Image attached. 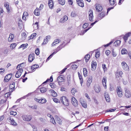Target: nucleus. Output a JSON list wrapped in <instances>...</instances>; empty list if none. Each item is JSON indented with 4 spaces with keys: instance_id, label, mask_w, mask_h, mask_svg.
I'll list each match as a JSON object with an SVG mask.
<instances>
[{
    "instance_id": "7ed1b4c3",
    "label": "nucleus",
    "mask_w": 131,
    "mask_h": 131,
    "mask_svg": "<svg viewBox=\"0 0 131 131\" xmlns=\"http://www.w3.org/2000/svg\"><path fill=\"white\" fill-rule=\"evenodd\" d=\"M65 42L64 41L63 43L60 45L55 50V51L53 53V54H54L57 53L61 49L63 48L66 46V44L64 43Z\"/></svg>"
},
{
    "instance_id": "f8f14e48",
    "label": "nucleus",
    "mask_w": 131,
    "mask_h": 131,
    "mask_svg": "<svg viewBox=\"0 0 131 131\" xmlns=\"http://www.w3.org/2000/svg\"><path fill=\"white\" fill-rule=\"evenodd\" d=\"M71 102L72 104L75 107H76L78 105V102L75 98L73 97L71 98Z\"/></svg>"
},
{
    "instance_id": "37998d69",
    "label": "nucleus",
    "mask_w": 131,
    "mask_h": 131,
    "mask_svg": "<svg viewBox=\"0 0 131 131\" xmlns=\"http://www.w3.org/2000/svg\"><path fill=\"white\" fill-rule=\"evenodd\" d=\"M50 121L51 123L54 124H56V123L55 121V120L53 117H52L50 118Z\"/></svg>"
},
{
    "instance_id": "13d9d810",
    "label": "nucleus",
    "mask_w": 131,
    "mask_h": 131,
    "mask_svg": "<svg viewBox=\"0 0 131 131\" xmlns=\"http://www.w3.org/2000/svg\"><path fill=\"white\" fill-rule=\"evenodd\" d=\"M102 67L104 71L106 70L107 68L106 67V66L105 64H103L102 65Z\"/></svg>"
},
{
    "instance_id": "4be33fe9",
    "label": "nucleus",
    "mask_w": 131,
    "mask_h": 131,
    "mask_svg": "<svg viewBox=\"0 0 131 131\" xmlns=\"http://www.w3.org/2000/svg\"><path fill=\"white\" fill-rule=\"evenodd\" d=\"M131 34V32H128L123 37V39L125 42H126L128 38L130 36V35Z\"/></svg>"
},
{
    "instance_id": "680f3d73",
    "label": "nucleus",
    "mask_w": 131,
    "mask_h": 131,
    "mask_svg": "<svg viewBox=\"0 0 131 131\" xmlns=\"http://www.w3.org/2000/svg\"><path fill=\"white\" fill-rule=\"evenodd\" d=\"M89 25V24L87 23H86L85 24H84L82 26V27L83 28H85L86 27H87Z\"/></svg>"
},
{
    "instance_id": "39448f33",
    "label": "nucleus",
    "mask_w": 131,
    "mask_h": 131,
    "mask_svg": "<svg viewBox=\"0 0 131 131\" xmlns=\"http://www.w3.org/2000/svg\"><path fill=\"white\" fill-rule=\"evenodd\" d=\"M65 42L64 41L63 43L60 45L55 50V51L53 53V54H54L57 53L61 49L63 48L66 46V44L64 43Z\"/></svg>"
},
{
    "instance_id": "de8ad7c7",
    "label": "nucleus",
    "mask_w": 131,
    "mask_h": 131,
    "mask_svg": "<svg viewBox=\"0 0 131 131\" xmlns=\"http://www.w3.org/2000/svg\"><path fill=\"white\" fill-rule=\"evenodd\" d=\"M100 54L99 52L97 51L95 52V57L96 58H98L100 56Z\"/></svg>"
},
{
    "instance_id": "864d4df0",
    "label": "nucleus",
    "mask_w": 131,
    "mask_h": 131,
    "mask_svg": "<svg viewBox=\"0 0 131 131\" xmlns=\"http://www.w3.org/2000/svg\"><path fill=\"white\" fill-rule=\"evenodd\" d=\"M21 35L22 38L23 39L25 38L26 37V34L25 32H23L22 33Z\"/></svg>"
},
{
    "instance_id": "79ce46f5",
    "label": "nucleus",
    "mask_w": 131,
    "mask_h": 131,
    "mask_svg": "<svg viewBox=\"0 0 131 131\" xmlns=\"http://www.w3.org/2000/svg\"><path fill=\"white\" fill-rule=\"evenodd\" d=\"M81 104L82 106L85 108H86L87 107V105L85 102H81Z\"/></svg>"
},
{
    "instance_id": "f03ea898",
    "label": "nucleus",
    "mask_w": 131,
    "mask_h": 131,
    "mask_svg": "<svg viewBox=\"0 0 131 131\" xmlns=\"http://www.w3.org/2000/svg\"><path fill=\"white\" fill-rule=\"evenodd\" d=\"M92 77H89L86 84V88L87 89H89L90 88L91 84L92 81Z\"/></svg>"
},
{
    "instance_id": "c85d7f7f",
    "label": "nucleus",
    "mask_w": 131,
    "mask_h": 131,
    "mask_svg": "<svg viewBox=\"0 0 131 131\" xmlns=\"http://www.w3.org/2000/svg\"><path fill=\"white\" fill-rule=\"evenodd\" d=\"M39 67V66L37 64H34L31 67V70L33 71L36 69L38 68Z\"/></svg>"
},
{
    "instance_id": "a18cd8bd",
    "label": "nucleus",
    "mask_w": 131,
    "mask_h": 131,
    "mask_svg": "<svg viewBox=\"0 0 131 131\" xmlns=\"http://www.w3.org/2000/svg\"><path fill=\"white\" fill-rule=\"evenodd\" d=\"M36 35V34L35 33H34L32 34L29 37L30 39H32L34 37H35Z\"/></svg>"
},
{
    "instance_id": "1a4fd4ad",
    "label": "nucleus",
    "mask_w": 131,
    "mask_h": 131,
    "mask_svg": "<svg viewBox=\"0 0 131 131\" xmlns=\"http://www.w3.org/2000/svg\"><path fill=\"white\" fill-rule=\"evenodd\" d=\"M35 54L34 53H31L29 55L28 60L29 62H31L32 61L35 59Z\"/></svg>"
},
{
    "instance_id": "a211bd4d",
    "label": "nucleus",
    "mask_w": 131,
    "mask_h": 131,
    "mask_svg": "<svg viewBox=\"0 0 131 131\" xmlns=\"http://www.w3.org/2000/svg\"><path fill=\"white\" fill-rule=\"evenodd\" d=\"M97 64L96 62H92L91 63V68L92 71H94L96 67Z\"/></svg>"
},
{
    "instance_id": "bf43d9fd",
    "label": "nucleus",
    "mask_w": 131,
    "mask_h": 131,
    "mask_svg": "<svg viewBox=\"0 0 131 131\" xmlns=\"http://www.w3.org/2000/svg\"><path fill=\"white\" fill-rule=\"evenodd\" d=\"M10 115H13L14 116L16 115L17 114V112H14L13 111H11L10 113Z\"/></svg>"
},
{
    "instance_id": "9d476101",
    "label": "nucleus",
    "mask_w": 131,
    "mask_h": 131,
    "mask_svg": "<svg viewBox=\"0 0 131 131\" xmlns=\"http://www.w3.org/2000/svg\"><path fill=\"white\" fill-rule=\"evenodd\" d=\"M89 18V20L92 21H93V12L92 10H90L88 12Z\"/></svg>"
},
{
    "instance_id": "5fc2aeb1",
    "label": "nucleus",
    "mask_w": 131,
    "mask_h": 131,
    "mask_svg": "<svg viewBox=\"0 0 131 131\" xmlns=\"http://www.w3.org/2000/svg\"><path fill=\"white\" fill-rule=\"evenodd\" d=\"M11 95V93L10 92H8L5 93V97L7 98L9 97Z\"/></svg>"
},
{
    "instance_id": "5701e85b",
    "label": "nucleus",
    "mask_w": 131,
    "mask_h": 131,
    "mask_svg": "<svg viewBox=\"0 0 131 131\" xmlns=\"http://www.w3.org/2000/svg\"><path fill=\"white\" fill-rule=\"evenodd\" d=\"M49 92L52 93L51 95L54 97H56L57 95V93L53 90H51Z\"/></svg>"
},
{
    "instance_id": "2f4dec72",
    "label": "nucleus",
    "mask_w": 131,
    "mask_h": 131,
    "mask_svg": "<svg viewBox=\"0 0 131 131\" xmlns=\"http://www.w3.org/2000/svg\"><path fill=\"white\" fill-rule=\"evenodd\" d=\"M53 81V78L52 77V76L50 77V79H48L47 80L44 82L43 84L46 83L48 82H51Z\"/></svg>"
},
{
    "instance_id": "4c0bfd02",
    "label": "nucleus",
    "mask_w": 131,
    "mask_h": 131,
    "mask_svg": "<svg viewBox=\"0 0 131 131\" xmlns=\"http://www.w3.org/2000/svg\"><path fill=\"white\" fill-rule=\"evenodd\" d=\"M90 57L89 54H87L86 55L85 57V61L86 62H87L89 60Z\"/></svg>"
},
{
    "instance_id": "473e14b6",
    "label": "nucleus",
    "mask_w": 131,
    "mask_h": 131,
    "mask_svg": "<svg viewBox=\"0 0 131 131\" xmlns=\"http://www.w3.org/2000/svg\"><path fill=\"white\" fill-rule=\"evenodd\" d=\"M4 6L6 7L7 10V12L8 13H10V10L9 8V5L8 4L6 3L4 4Z\"/></svg>"
},
{
    "instance_id": "a19ab883",
    "label": "nucleus",
    "mask_w": 131,
    "mask_h": 131,
    "mask_svg": "<svg viewBox=\"0 0 131 131\" xmlns=\"http://www.w3.org/2000/svg\"><path fill=\"white\" fill-rule=\"evenodd\" d=\"M127 52V50L125 48H124L121 50L122 54H126Z\"/></svg>"
},
{
    "instance_id": "cd10ccee",
    "label": "nucleus",
    "mask_w": 131,
    "mask_h": 131,
    "mask_svg": "<svg viewBox=\"0 0 131 131\" xmlns=\"http://www.w3.org/2000/svg\"><path fill=\"white\" fill-rule=\"evenodd\" d=\"M34 13L35 15L36 16H39L40 15V12L38 8L36 9L34 12Z\"/></svg>"
},
{
    "instance_id": "72a5a7b5",
    "label": "nucleus",
    "mask_w": 131,
    "mask_h": 131,
    "mask_svg": "<svg viewBox=\"0 0 131 131\" xmlns=\"http://www.w3.org/2000/svg\"><path fill=\"white\" fill-rule=\"evenodd\" d=\"M84 76L85 77L87 75L88 72L86 68H84L83 70Z\"/></svg>"
},
{
    "instance_id": "6ab92c4d",
    "label": "nucleus",
    "mask_w": 131,
    "mask_h": 131,
    "mask_svg": "<svg viewBox=\"0 0 131 131\" xmlns=\"http://www.w3.org/2000/svg\"><path fill=\"white\" fill-rule=\"evenodd\" d=\"M68 17L67 16H64V17L61 18L60 20V22L61 23H63L68 19Z\"/></svg>"
},
{
    "instance_id": "e2e57ef3",
    "label": "nucleus",
    "mask_w": 131,
    "mask_h": 131,
    "mask_svg": "<svg viewBox=\"0 0 131 131\" xmlns=\"http://www.w3.org/2000/svg\"><path fill=\"white\" fill-rule=\"evenodd\" d=\"M117 92H120V91H122V89L120 86H118L116 89Z\"/></svg>"
},
{
    "instance_id": "58836bf2",
    "label": "nucleus",
    "mask_w": 131,
    "mask_h": 131,
    "mask_svg": "<svg viewBox=\"0 0 131 131\" xmlns=\"http://www.w3.org/2000/svg\"><path fill=\"white\" fill-rule=\"evenodd\" d=\"M60 4L62 5H64L65 4V0H58Z\"/></svg>"
},
{
    "instance_id": "2eb2a0df",
    "label": "nucleus",
    "mask_w": 131,
    "mask_h": 131,
    "mask_svg": "<svg viewBox=\"0 0 131 131\" xmlns=\"http://www.w3.org/2000/svg\"><path fill=\"white\" fill-rule=\"evenodd\" d=\"M104 96L106 101L107 102H109L110 101V100L108 93L107 92H105L104 94Z\"/></svg>"
},
{
    "instance_id": "6e6552de",
    "label": "nucleus",
    "mask_w": 131,
    "mask_h": 131,
    "mask_svg": "<svg viewBox=\"0 0 131 131\" xmlns=\"http://www.w3.org/2000/svg\"><path fill=\"white\" fill-rule=\"evenodd\" d=\"M12 74L10 73L7 75L4 78V82H8L11 79Z\"/></svg>"
},
{
    "instance_id": "09e8293b",
    "label": "nucleus",
    "mask_w": 131,
    "mask_h": 131,
    "mask_svg": "<svg viewBox=\"0 0 131 131\" xmlns=\"http://www.w3.org/2000/svg\"><path fill=\"white\" fill-rule=\"evenodd\" d=\"M77 15L75 13V12H72L71 14V16L72 17H76Z\"/></svg>"
},
{
    "instance_id": "393cba45",
    "label": "nucleus",
    "mask_w": 131,
    "mask_h": 131,
    "mask_svg": "<svg viewBox=\"0 0 131 131\" xmlns=\"http://www.w3.org/2000/svg\"><path fill=\"white\" fill-rule=\"evenodd\" d=\"M55 118L56 119V121L58 122V123L59 124H61V121L59 118L56 115L55 116Z\"/></svg>"
},
{
    "instance_id": "7c9ffc66",
    "label": "nucleus",
    "mask_w": 131,
    "mask_h": 131,
    "mask_svg": "<svg viewBox=\"0 0 131 131\" xmlns=\"http://www.w3.org/2000/svg\"><path fill=\"white\" fill-rule=\"evenodd\" d=\"M53 81V78L52 77V76L50 77V79H48L47 80L44 82L43 84L46 83L48 82H51Z\"/></svg>"
},
{
    "instance_id": "6e6d98bb",
    "label": "nucleus",
    "mask_w": 131,
    "mask_h": 131,
    "mask_svg": "<svg viewBox=\"0 0 131 131\" xmlns=\"http://www.w3.org/2000/svg\"><path fill=\"white\" fill-rule=\"evenodd\" d=\"M117 93L118 96L120 97H122L123 95L122 91H120V92H119L118 91V92H117Z\"/></svg>"
},
{
    "instance_id": "49530a36",
    "label": "nucleus",
    "mask_w": 131,
    "mask_h": 131,
    "mask_svg": "<svg viewBox=\"0 0 131 131\" xmlns=\"http://www.w3.org/2000/svg\"><path fill=\"white\" fill-rule=\"evenodd\" d=\"M77 90L75 88H73L71 90V92L72 94L73 95H74L75 93L77 92Z\"/></svg>"
},
{
    "instance_id": "f704fd0d",
    "label": "nucleus",
    "mask_w": 131,
    "mask_h": 131,
    "mask_svg": "<svg viewBox=\"0 0 131 131\" xmlns=\"http://www.w3.org/2000/svg\"><path fill=\"white\" fill-rule=\"evenodd\" d=\"M47 91V89L46 88L43 87L40 88V91L42 93H44L45 92Z\"/></svg>"
},
{
    "instance_id": "052dcab7",
    "label": "nucleus",
    "mask_w": 131,
    "mask_h": 131,
    "mask_svg": "<svg viewBox=\"0 0 131 131\" xmlns=\"http://www.w3.org/2000/svg\"><path fill=\"white\" fill-rule=\"evenodd\" d=\"M28 46V44L27 43H26V44H23L21 45L19 47V48H20L23 47H25L27 46Z\"/></svg>"
},
{
    "instance_id": "bb28decb",
    "label": "nucleus",
    "mask_w": 131,
    "mask_h": 131,
    "mask_svg": "<svg viewBox=\"0 0 131 131\" xmlns=\"http://www.w3.org/2000/svg\"><path fill=\"white\" fill-rule=\"evenodd\" d=\"M14 38V35L12 34H10L9 37L8 38V40L9 41H12Z\"/></svg>"
},
{
    "instance_id": "423d86ee",
    "label": "nucleus",
    "mask_w": 131,
    "mask_h": 131,
    "mask_svg": "<svg viewBox=\"0 0 131 131\" xmlns=\"http://www.w3.org/2000/svg\"><path fill=\"white\" fill-rule=\"evenodd\" d=\"M8 122L10 123V124L14 126H16L17 125V123L15 122L14 119L12 118L11 117H9L7 119Z\"/></svg>"
},
{
    "instance_id": "603ef678",
    "label": "nucleus",
    "mask_w": 131,
    "mask_h": 131,
    "mask_svg": "<svg viewBox=\"0 0 131 131\" xmlns=\"http://www.w3.org/2000/svg\"><path fill=\"white\" fill-rule=\"evenodd\" d=\"M116 110V109H110L108 110H106L105 111L106 112H112L114 111H115V110Z\"/></svg>"
},
{
    "instance_id": "c756f323",
    "label": "nucleus",
    "mask_w": 131,
    "mask_h": 131,
    "mask_svg": "<svg viewBox=\"0 0 131 131\" xmlns=\"http://www.w3.org/2000/svg\"><path fill=\"white\" fill-rule=\"evenodd\" d=\"M94 90L96 92L99 93L100 92V87L99 86H95L94 87Z\"/></svg>"
},
{
    "instance_id": "9b49d317",
    "label": "nucleus",
    "mask_w": 131,
    "mask_h": 131,
    "mask_svg": "<svg viewBox=\"0 0 131 131\" xmlns=\"http://www.w3.org/2000/svg\"><path fill=\"white\" fill-rule=\"evenodd\" d=\"M23 71L22 69H20L19 70H18L15 74V77L17 78H19L21 76Z\"/></svg>"
},
{
    "instance_id": "c9c22d12",
    "label": "nucleus",
    "mask_w": 131,
    "mask_h": 131,
    "mask_svg": "<svg viewBox=\"0 0 131 131\" xmlns=\"http://www.w3.org/2000/svg\"><path fill=\"white\" fill-rule=\"evenodd\" d=\"M125 96L127 98H129L131 96V94L129 91L125 92Z\"/></svg>"
},
{
    "instance_id": "69168bd1",
    "label": "nucleus",
    "mask_w": 131,
    "mask_h": 131,
    "mask_svg": "<svg viewBox=\"0 0 131 131\" xmlns=\"http://www.w3.org/2000/svg\"><path fill=\"white\" fill-rule=\"evenodd\" d=\"M77 66L76 64H73L71 66L72 68L73 69H76L77 68Z\"/></svg>"
},
{
    "instance_id": "3c124183",
    "label": "nucleus",
    "mask_w": 131,
    "mask_h": 131,
    "mask_svg": "<svg viewBox=\"0 0 131 131\" xmlns=\"http://www.w3.org/2000/svg\"><path fill=\"white\" fill-rule=\"evenodd\" d=\"M35 52L37 55H38L40 53L39 49L38 48H37L35 51Z\"/></svg>"
},
{
    "instance_id": "0eeeda50",
    "label": "nucleus",
    "mask_w": 131,
    "mask_h": 131,
    "mask_svg": "<svg viewBox=\"0 0 131 131\" xmlns=\"http://www.w3.org/2000/svg\"><path fill=\"white\" fill-rule=\"evenodd\" d=\"M22 117L24 120L26 121H30L32 118L31 116L29 115H23Z\"/></svg>"
},
{
    "instance_id": "0e129e2a",
    "label": "nucleus",
    "mask_w": 131,
    "mask_h": 131,
    "mask_svg": "<svg viewBox=\"0 0 131 131\" xmlns=\"http://www.w3.org/2000/svg\"><path fill=\"white\" fill-rule=\"evenodd\" d=\"M52 99L53 101L56 103L59 102V101L56 98L53 97L52 98Z\"/></svg>"
},
{
    "instance_id": "e433bc0d",
    "label": "nucleus",
    "mask_w": 131,
    "mask_h": 131,
    "mask_svg": "<svg viewBox=\"0 0 131 131\" xmlns=\"http://www.w3.org/2000/svg\"><path fill=\"white\" fill-rule=\"evenodd\" d=\"M109 3L111 5H114L115 4L114 0H108Z\"/></svg>"
},
{
    "instance_id": "774afa93",
    "label": "nucleus",
    "mask_w": 131,
    "mask_h": 131,
    "mask_svg": "<svg viewBox=\"0 0 131 131\" xmlns=\"http://www.w3.org/2000/svg\"><path fill=\"white\" fill-rule=\"evenodd\" d=\"M54 41L56 43V44H57L59 43L61 41V40L59 39H56L54 40Z\"/></svg>"
},
{
    "instance_id": "338daca9",
    "label": "nucleus",
    "mask_w": 131,
    "mask_h": 131,
    "mask_svg": "<svg viewBox=\"0 0 131 131\" xmlns=\"http://www.w3.org/2000/svg\"><path fill=\"white\" fill-rule=\"evenodd\" d=\"M48 42V40L46 39L45 38L43 42L42 43V45H45Z\"/></svg>"
},
{
    "instance_id": "aec40b11",
    "label": "nucleus",
    "mask_w": 131,
    "mask_h": 131,
    "mask_svg": "<svg viewBox=\"0 0 131 131\" xmlns=\"http://www.w3.org/2000/svg\"><path fill=\"white\" fill-rule=\"evenodd\" d=\"M77 4L79 6L82 7H84V4L83 3V2L82 0H81L79 1H77Z\"/></svg>"
},
{
    "instance_id": "4d7b16f0",
    "label": "nucleus",
    "mask_w": 131,
    "mask_h": 131,
    "mask_svg": "<svg viewBox=\"0 0 131 131\" xmlns=\"http://www.w3.org/2000/svg\"><path fill=\"white\" fill-rule=\"evenodd\" d=\"M16 45L15 43L12 44L11 45L10 47L11 49H13L16 46Z\"/></svg>"
},
{
    "instance_id": "ea45409f",
    "label": "nucleus",
    "mask_w": 131,
    "mask_h": 131,
    "mask_svg": "<svg viewBox=\"0 0 131 131\" xmlns=\"http://www.w3.org/2000/svg\"><path fill=\"white\" fill-rule=\"evenodd\" d=\"M40 100V103L42 104L45 103L47 101L46 99L44 98L41 99Z\"/></svg>"
},
{
    "instance_id": "4468645a",
    "label": "nucleus",
    "mask_w": 131,
    "mask_h": 131,
    "mask_svg": "<svg viewBox=\"0 0 131 131\" xmlns=\"http://www.w3.org/2000/svg\"><path fill=\"white\" fill-rule=\"evenodd\" d=\"M122 67L125 70H127L129 69V67L125 62H123L122 63Z\"/></svg>"
},
{
    "instance_id": "20e7f679",
    "label": "nucleus",
    "mask_w": 131,
    "mask_h": 131,
    "mask_svg": "<svg viewBox=\"0 0 131 131\" xmlns=\"http://www.w3.org/2000/svg\"><path fill=\"white\" fill-rule=\"evenodd\" d=\"M65 42L64 41L63 43L60 45L55 50V51L53 53V54H54L57 53L61 49L63 48L66 46V44L64 43Z\"/></svg>"
},
{
    "instance_id": "c03bdc74",
    "label": "nucleus",
    "mask_w": 131,
    "mask_h": 131,
    "mask_svg": "<svg viewBox=\"0 0 131 131\" xmlns=\"http://www.w3.org/2000/svg\"><path fill=\"white\" fill-rule=\"evenodd\" d=\"M105 15V12H101L99 15V17L102 18L104 17Z\"/></svg>"
},
{
    "instance_id": "b1692460",
    "label": "nucleus",
    "mask_w": 131,
    "mask_h": 131,
    "mask_svg": "<svg viewBox=\"0 0 131 131\" xmlns=\"http://www.w3.org/2000/svg\"><path fill=\"white\" fill-rule=\"evenodd\" d=\"M78 74L79 79L80 80V83L81 86H82L83 83V79L82 78V76L80 74V73L78 72Z\"/></svg>"
},
{
    "instance_id": "f3484780",
    "label": "nucleus",
    "mask_w": 131,
    "mask_h": 131,
    "mask_svg": "<svg viewBox=\"0 0 131 131\" xmlns=\"http://www.w3.org/2000/svg\"><path fill=\"white\" fill-rule=\"evenodd\" d=\"M107 82L106 78L105 77H103L102 80V82L103 85L105 89L106 88V82Z\"/></svg>"
},
{
    "instance_id": "412c9836",
    "label": "nucleus",
    "mask_w": 131,
    "mask_h": 131,
    "mask_svg": "<svg viewBox=\"0 0 131 131\" xmlns=\"http://www.w3.org/2000/svg\"><path fill=\"white\" fill-rule=\"evenodd\" d=\"M48 5L49 8L52 9L53 7V2L52 0H49L48 3Z\"/></svg>"
},
{
    "instance_id": "a878e982",
    "label": "nucleus",
    "mask_w": 131,
    "mask_h": 131,
    "mask_svg": "<svg viewBox=\"0 0 131 131\" xmlns=\"http://www.w3.org/2000/svg\"><path fill=\"white\" fill-rule=\"evenodd\" d=\"M121 41L120 40H117L115 41L113 44V45L116 47L120 45Z\"/></svg>"
},
{
    "instance_id": "dca6fc26",
    "label": "nucleus",
    "mask_w": 131,
    "mask_h": 131,
    "mask_svg": "<svg viewBox=\"0 0 131 131\" xmlns=\"http://www.w3.org/2000/svg\"><path fill=\"white\" fill-rule=\"evenodd\" d=\"M64 77L62 75L59 76L57 78V80L58 82H62L64 81Z\"/></svg>"
},
{
    "instance_id": "8fccbe9b",
    "label": "nucleus",
    "mask_w": 131,
    "mask_h": 131,
    "mask_svg": "<svg viewBox=\"0 0 131 131\" xmlns=\"http://www.w3.org/2000/svg\"><path fill=\"white\" fill-rule=\"evenodd\" d=\"M112 53L113 55V56L114 57H116L117 55V54L114 51V49H113L112 51Z\"/></svg>"
},
{
    "instance_id": "f257e3e1",
    "label": "nucleus",
    "mask_w": 131,
    "mask_h": 131,
    "mask_svg": "<svg viewBox=\"0 0 131 131\" xmlns=\"http://www.w3.org/2000/svg\"><path fill=\"white\" fill-rule=\"evenodd\" d=\"M60 99L62 103L64 105L66 106H68L69 105L68 101L66 97L64 96H62L60 98Z\"/></svg>"
},
{
    "instance_id": "ddd939ff",
    "label": "nucleus",
    "mask_w": 131,
    "mask_h": 131,
    "mask_svg": "<svg viewBox=\"0 0 131 131\" xmlns=\"http://www.w3.org/2000/svg\"><path fill=\"white\" fill-rule=\"evenodd\" d=\"M95 8L97 11L99 12H101L103 9V8L100 4H96L95 5Z\"/></svg>"
}]
</instances>
